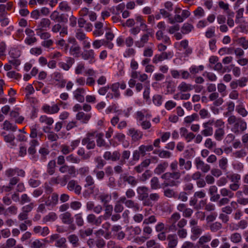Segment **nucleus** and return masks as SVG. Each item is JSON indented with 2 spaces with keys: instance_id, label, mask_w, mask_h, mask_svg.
I'll list each match as a JSON object with an SVG mask.
<instances>
[{
  "instance_id": "nucleus-10",
  "label": "nucleus",
  "mask_w": 248,
  "mask_h": 248,
  "mask_svg": "<svg viewBox=\"0 0 248 248\" xmlns=\"http://www.w3.org/2000/svg\"><path fill=\"white\" fill-rule=\"evenodd\" d=\"M186 224L187 220L184 218H181L177 223V226L178 227L176 232H177V234L180 239H185L187 237V230L184 228Z\"/></svg>"
},
{
  "instance_id": "nucleus-51",
  "label": "nucleus",
  "mask_w": 248,
  "mask_h": 248,
  "mask_svg": "<svg viewBox=\"0 0 248 248\" xmlns=\"http://www.w3.org/2000/svg\"><path fill=\"white\" fill-rule=\"evenodd\" d=\"M178 89L181 92H186L192 90L193 88L191 84L182 82L178 86Z\"/></svg>"
},
{
  "instance_id": "nucleus-41",
  "label": "nucleus",
  "mask_w": 248,
  "mask_h": 248,
  "mask_svg": "<svg viewBox=\"0 0 248 248\" xmlns=\"http://www.w3.org/2000/svg\"><path fill=\"white\" fill-rule=\"evenodd\" d=\"M81 47L78 45L71 46L69 49V53L71 56L78 58L80 56Z\"/></svg>"
},
{
  "instance_id": "nucleus-44",
  "label": "nucleus",
  "mask_w": 248,
  "mask_h": 248,
  "mask_svg": "<svg viewBox=\"0 0 248 248\" xmlns=\"http://www.w3.org/2000/svg\"><path fill=\"white\" fill-rule=\"evenodd\" d=\"M178 164L180 168L183 166H184V169L186 170H189L192 168L191 161L190 160H188V161H187L186 162L185 159H184L183 158H179V161L178 162Z\"/></svg>"
},
{
  "instance_id": "nucleus-49",
  "label": "nucleus",
  "mask_w": 248,
  "mask_h": 248,
  "mask_svg": "<svg viewBox=\"0 0 248 248\" xmlns=\"http://www.w3.org/2000/svg\"><path fill=\"white\" fill-rule=\"evenodd\" d=\"M2 126L3 129L7 131L10 130L14 132L16 131L17 128L16 124L11 123L8 120H6L4 122Z\"/></svg>"
},
{
  "instance_id": "nucleus-4",
  "label": "nucleus",
  "mask_w": 248,
  "mask_h": 248,
  "mask_svg": "<svg viewBox=\"0 0 248 248\" xmlns=\"http://www.w3.org/2000/svg\"><path fill=\"white\" fill-rule=\"evenodd\" d=\"M137 193L139 195V199L143 201V204L145 206L152 205V202L148 199L149 188L145 186H139L137 188Z\"/></svg>"
},
{
  "instance_id": "nucleus-12",
  "label": "nucleus",
  "mask_w": 248,
  "mask_h": 248,
  "mask_svg": "<svg viewBox=\"0 0 248 248\" xmlns=\"http://www.w3.org/2000/svg\"><path fill=\"white\" fill-rule=\"evenodd\" d=\"M82 59L88 61L90 64H93L96 62L94 51L92 49H84L80 54Z\"/></svg>"
},
{
  "instance_id": "nucleus-13",
  "label": "nucleus",
  "mask_w": 248,
  "mask_h": 248,
  "mask_svg": "<svg viewBox=\"0 0 248 248\" xmlns=\"http://www.w3.org/2000/svg\"><path fill=\"white\" fill-rule=\"evenodd\" d=\"M67 189L70 191H73L77 195H79L81 193L82 187L78 181L71 179L67 182Z\"/></svg>"
},
{
  "instance_id": "nucleus-28",
  "label": "nucleus",
  "mask_w": 248,
  "mask_h": 248,
  "mask_svg": "<svg viewBox=\"0 0 248 248\" xmlns=\"http://www.w3.org/2000/svg\"><path fill=\"white\" fill-rule=\"evenodd\" d=\"M59 196L56 193H53L51 196L50 199H48L45 202L46 206L53 208L58 203Z\"/></svg>"
},
{
  "instance_id": "nucleus-47",
  "label": "nucleus",
  "mask_w": 248,
  "mask_h": 248,
  "mask_svg": "<svg viewBox=\"0 0 248 248\" xmlns=\"http://www.w3.org/2000/svg\"><path fill=\"white\" fill-rule=\"evenodd\" d=\"M58 218L57 214L54 212H50L43 218V221L45 223L48 222H53Z\"/></svg>"
},
{
  "instance_id": "nucleus-63",
  "label": "nucleus",
  "mask_w": 248,
  "mask_h": 248,
  "mask_svg": "<svg viewBox=\"0 0 248 248\" xmlns=\"http://www.w3.org/2000/svg\"><path fill=\"white\" fill-rule=\"evenodd\" d=\"M233 53H234V47H224L218 50V54L221 56L225 54H232Z\"/></svg>"
},
{
  "instance_id": "nucleus-3",
  "label": "nucleus",
  "mask_w": 248,
  "mask_h": 248,
  "mask_svg": "<svg viewBox=\"0 0 248 248\" xmlns=\"http://www.w3.org/2000/svg\"><path fill=\"white\" fill-rule=\"evenodd\" d=\"M95 134L96 130H92L88 132L86 137L82 140V144L86 145L88 150L93 149L95 147V143L94 140Z\"/></svg>"
},
{
  "instance_id": "nucleus-9",
  "label": "nucleus",
  "mask_w": 248,
  "mask_h": 248,
  "mask_svg": "<svg viewBox=\"0 0 248 248\" xmlns=\"http://www.w3.org/2000/svg\"><path fill=\"white\" fill-rule=\"evenodd\" d=\"M55 242L54 246L59 248H63L66 247V239L62 237L59 234L54 233L49 236V243Z\"/></svg>"
},
{
  "instance_id": "nucleus-53",
  "label": "nucleus",
  "mask_w": 248,
  "mask_h": 248,
  "mask_svg": "<svg viewBox=\"0 0 248 248\" xmlns=\"http://www.w3.org/2000/svg\"><path fill=\"white\" fill-rule=\"evenodd\" d=\"M221 195L224 197L232 199L234 197V193L230 189L227 188H223L220 190Z\"/></svg>"
},
{
  "instance_id": "nucleus-50",
  "label": "nucleus",
  "mask_w": 248,
  "mask_h": 248,
  "mask_svg": "<svg viewBox=\"0 0 248 248\" xmlns=\"http://www.w3.org/2000/svg\"><path fill=\"white\" fill-rule=\"evenodd\" d=\"M212 239V236L210 234H206L202 235L200 237L198 241L197 242V245H202L206 244V243L209 242Z\"/></svg>"
},
{
  "instance_id": "nucleus-19",
  "label": "nucleus",
  "mask_w": 248,
  "mask_h": 248,
  "mask_svg": "<svg viewBox=\"0 0 248 248\" xmlns=\"http://www.w3.org/2000/svg\"><path fill=\"white\" fill-rule=\"evenodd\" d=\"M150 36H152V33L149 32L142 34L140 39L134 42L135 46L138 48L143 47L149 40Z\"/></svg>"
},
{
  "instance_id": "nucleus-16",
  "label": "nucleus",
  "mask_w": 248,
  "mask_h": 248,
  "mask_svg": "<svg viewBox=\"0 0 248 248\" xmlns=\"http://www.w3.org/2000/svg\"><path fill=\"white\" fill-rule=\"evenodd\" d=\"M194 163L197 169L201 170L204 173L207 172L211 169L210 166L205 163L199 157L195 159Z\"/></svg>"
},
{
  "instance_id": "nucleus-30",
  "label": "nucleus",
  "mask_w": 248,
  "mask_h": 248,
  "mask_svg": "<svg viewBox=\"0 0 248 248\" xmlns=\"http://www.w3.org/2000/svg\"><path fill=\"white\" fill-rule=\"evenodd\" d=\"M33 231L35 234H40L42 236L45 237L49 233V230L47 226L42 227L40 226H36L33 228Z\"/></svg>"
},
{
  "instance_id": "nucleus-32",
  "label": "nucleus",
  "mask_w": 248,
  "mask_h": 248,
  "mask_svg": "<svg viewBox=\"0 0 248 248\" xmlns=\"http://www.w3.org/2000/svg\"><path fill=\"white\" fill-rule=\"evenodd\" d=\"M191 235L190 238L193 241L197 240L202 232V230L200 226L192 227L191 228Z\"/></svg>"
},
{
  "instance_id": "nucleus-37",
  "label": "nucleus",
  "mask_w": 248,
  "mask_h": 248,
  "mask_svg": "<svg viewBox=\"0 0 248 248\" xmlns=\"http://www.w3.org/2000/svg\"><path fill=\"white\" fill-rule=\"evenodd\" d=\"M168 241V247L169 248H175L178 244V238L175 234H169L167 238Z\"/></svg>"
},
{
  "instance_id": "nucleus-58",
  "label": "nucleus",
  "mask_w": 248,
  "mask_h": 248,
  "mask_svg": "<svg viewBox=\"0 0 248 248\" xmlns=\"http://www.w3.org/2000/svg\"><path fill=\"white\" fill-rule=\"evenodd\" d=\"M75 37L80 42L87 39L88 37L86 36L85 32L81 29H78L76 30Z\"/></svg>"
},
{
  "instance_id": "nucleus-54",
  "label": "nucleus",
  "mask_w": 248,
  "mask_h": 248,
  "mask_svg": "<svg viewBox=\"0 0 248 248\" xmlns=\"http://www.w3.org/2000/svg\"><path fill=\"white\" fill-rule=\"evenodd\" d=\"M105 208V214L103 217L104 219L107 220L112 215L113 211V206L111 204H106L104 205Z\"/></svg>"
},
{
  "instance_id": "nucleus-24",
  "label": "nucleus",
  "mask_w": 248,
  "mask_h": 248,
  "mask_svg": "<svg viewBox=\"0 0 248 248\" xmlns=\"http://www.w3.org/2000/svg\"><path fill=\"white\" fill-rule=\"evenodd\" d=\"M95 137L96 138V143L97 146L99 147H104L106 148L109 147V145L103 139L104 133L102 132L98 133L96 131V134Z\"/></svg>"
},
{
  "instance_id": "nucleus-52",
  "label": "nucleus",
  "mask_w": 248,
  "mask_h": 248,
  "mask_svg": "<svg viewBox=\"0 0 248 248\" xmlns=\"http://www.w3.org/2000/svg\"><path fill=\"white\" fill-rule=\"evenodd\" d=\"M10 56L12 59L8 61L9 63L13 65L16 69L21 64V61L19 59H17V56H15L14 53L12 51L10 52Z\"/></svg>"
},
{
  "instance_id": "nucleus-61",
  "label": "nucleus",
  "mask_w": 248,
  "mask_h": 248,
  "mask_svg": "<svg viewBox=\"0 0 248 248\" xmlns=\"http://www.w3.org/2000/svg\"><path fill=\"white\" fill-rule=\"evenodd\" d=\"M194 29V26L188 23H185L181 28V32L183 34L189 33Z\"/></svg>"
},
{
  "instance_id": "nucleus-6",
  "label": "nucleus",
  "mask_w": 248,
  "mask_h": 248,
  "mask_svg": "<svg viewBox=\"0 0 248 248\" xmlns=\"http://www.w3.org/2000/svg\"><path fill=\"white\" fill-rule=\"evenodd\" d=\"M174 56V53L172 50H168L166 52H160L159 54H156L154 55L152 59V62L155 64H157L159 62L165 61L170 60Z\"/></svg>"
},
{
  "instance_id": "nucleus-36",
  "label": "nucleus",
  "mask_w": 248,
  "mask_h": 248,
  "mask_svg": "<svg viewBox=\"0 0 248 248\" xmlns=\"http://www.w3.org/2000/svg\"><path fill=\"white\" fill-rule=\"evenodd\" d=\"M39 145L38 140L36 139H32L29 142V147L28 152L30 155H34L36 153V147Z\"/></svg>"
},
{
  "instance_id": "nucleus-55",
  "label": "nucleus",
  "mask_w": 248,
  "mask_h": 248,
  "mask_svg": "<svg viewBox=\"0 0 248 248\" xmlns=\"http://www.w3.org/2000/svg\"><path fill=\"white\" fill-rule=\"evenodd\" d=\"M67 239L73 247H78L79 246V239L76 234H71L69 235Z\"/></svg>"
},
{
  "instance_id": "nucleus-15",
  "label": "nucleus",
  "mask_w": 248,
  "mask_h": 248,
  "mask_svg": "<svg viewBox=\"0 0 248 248\" xmlns=\"http://www.w3.org/2000/svg\"><path fill=\"white\" fill-rule=\"evenodd\" d=\"M5 174L7 177H12L16 174L17 176L24 177L25 176V172L18 168H9L5 171Z\"/></svg>"
},
{
  "instance_id": "nucleus-7",
  "label": "nucleus",
  "mask_w": 248,
  "mask_h": 248,
  "mask_svg": "<svg viewBox=\"0 0 248 248\" xmlns=\"http://www.w3.org/2000/svg\"><path fill=\"white\" fill-rule=\"evenodd\" d=\"M180 219L181 215L179 213L175 212L173 213L167 220L169 231L172 232H176L178 227L177 222L178 223Z\"/></svg>"
},
{
  "instance_id": "nucleus-48",
  "label": "nucleus",
  "mask_w": 248,
  "mask_h": 248,
  "mask_svg": "<svg viewBox=\"0 0 248 248\" xmlns=\"http://www.w3.org/2000/svg\"><path fill=\"white\" fill-rule=\"evenodd\" d=\"M125 4L124 3H121L115 7H112L110 9V11L113 15H120L125 8Z\"/></svg>"
},
{
  "instance_id": "nucleus-34",
  "label": "nucleus",
  "mask_w": 248,
  "mask_h": 248,
  "mask_svg": "<svg viewBox=\"0 0 248 248\" xmlns=\"http://www.w3.org/2000/svg\"><path fill=\"white\" fill-rule=\"evenodd\" d=\"M125 206L127 208L132 209L133 211L135 212H138L141 210V208L140 204L133 200H128L125 202Z\"/></svg>"
},
{
  "instance_id": "nucleus-20",
  "label": "nucleus",
  "mask_w": 248,
  "mask_h": 248,
  "mask_svg": "<svg viewBox=\"0 0 248 248\" xmlns=\"http://www.w3.org/2000/svg\"><path fill=\"white\" fill-rule=\"evenodd\" d=\"M128 135L131 137L132 141L136 142L140 140L142 137L143 134L139 130L136 129L134 128H131L128 130Z\"/></svg>"
},
{
  "instance_id": "nucleus-21",
  "label": "nucleus",
  "mask_w": 248,
  "mask_h": 248,
  "mask_svg": "<svg viewBox=\"0 0 248 248\" xmlns=\"http://www.w3.org/2000/svg\"><path fill=\"white\" fill-rule=\"evenodd\" d=\"M75 59L71 57L66 58V62H61L58 63V66L60 68L65 71H68L75 63Z\"/></svg>"
},
{
  "instance_id": "nucleus-38",
  "label": "nucleus",
  "mask_w": 248,
  "mask_h": 248,
  "mask_svg": "<svg viewBox=\"0 0 248 248\" xmlns=\"http://www.w3.org/2000/svg\"><path fill=\"white\" fill-rule=\"evenodd\" d=\"M51 22L48 18H42L38 25V28L36 29V31H42L46 30V28H49Z\"/></svg>"
},
{
  "instance_id": "nucleus-56",
  "label": "nucleus",
  "mask_w": 248,
  "mask_h": 248,
  "mask_svg": "<svg viewBox=\"0 0 248 248\" xmlns=\"http://www.w3.org/2000/svg\"><path fill=\"white\" fill-rule=\"evenodd\" d=\"M56 162L54 160H50L47 165V173L50 175H53L55 172Z\"/></svg>"
},
{
  "instance_id": "nucleus-2",
  "label": "nucleus",
  "mask_w": 248,
  "mask_h": 248,
  "mask_svg": "<svg viewBox=\"0 0 248 248\" xmlns=\"http://www.w3.org/2000/svg\"><path fill=\"white\" fill-rule=\"evenodd\" d=\"M227 121L231 126V131L236 134H241L247 129V123L241 118L231 115L228 118Z\"/></svg>"
},
{
  "instance_id": "nucleus-43",
  "label": "nucleus",
  "mask_w": 248,
  "mask_h": 248,
  "mask_svg": "<svg viewBox=\"0 0 248 248\" xmlns=\"http://www.w3.org/2000/svg\"><path fill=\"white\" fill-rule=\"evenodd\" d=\"M154 147L152 145H141L139 148L138 151L141 154V156H144L146 152H150L153 151Z\"/></svg>"
},
{
  "instance_id": "nucleus-64",
  "label": "nucleus",
  "mask_w": 248,
  "mask_h": 248,
  "mask_svg": "<svg viewBox=\"0 0 248 248\" xmlns=\"http://www.w3.org/2000/svg\"><path fill=\"white\" fill-rule=\"evenodd\" d=\"M119 82H116L113 83L109 87L113 92L114 97L116 98H119L120 96V93L119 90Z\"/></svg>"
},
{
  "instance_id": "nucleus-31",
  "label": "nucleus",
  "mask_w": 248,
  "mask_h": 248,
  "mask_svg": "<svg viewBox=\"0 0 248 248\" xmlns=\"http://www.w3.org/2000/svg\"><path fill=\"white\" fill-rule=\"evenodd\" d=\"M60 218L63 223L65 224H71L74 221L72 214L69 212H65L60 215Z\"/></svg>"
},
{
  "instance_id": "nucleus-42",
  "label": "nucleus",
  "mask_w": 248,
  "mask_h": 248,
  "mask_svg": "<svg viewBox=\"0 0 248 248\" xmlns=\"http://www.w3.org/2000/svg\"><path fill=\"white\" fill-rule=\"evenodd\" d=\"M18 208L15 205H12L8 207L3 213L4 216L7 217L10 215H16L17 213Z\"/></svg>"
},
{
  "instance_id": "nucleus-11",
  "label": "nucleus",
  "mask_w": 248,
  "mask_h": 248,
  "mask_svg": "<svg viewBox=\"0 0 248 248\" xmlns=\"http://www.w3.org/2000/svg\"><path fill=\"white\" fill-rule=\"evenodd\" d=\"M214 121L212 120H209L207 122H204L202 124V129L201 133L203 137H210L213 134V125Z\"/></svg>"
},
{
  "instance_id": "nucleus-5",
  "label": "nucleus",
  "mask_w": 248,
  "mask_h": 248,
  "mask_svg": "<svg viewBox=\"0 0 248 248\" xmlns=\"http://www.w3.org/2000/svg\"><path fill=\"white\" fill-rule=\"evenodd\" d=\"M139 181L135 177L129 175L127 173L121 174L119 178L118 183L119 186L123 184H128L132 187H135L138 184Z\"/></svg>"
},
{
  "instance_id": "nucleus-27",
  "label": "nucleus",
  "mask_w": 248,
  "mask_h": 248,
  "mask_svg": "<svg viewBox=\"0 0 248 248\" xmlns=\"http://www.w3.org/2000/svg\"><path fill=\"white\" fill-rule=\"evenodd\" d=\"M102 217V216L97 217L94 214H91L88 215L87 220L89 223L99 226L101 224Z\"/></svg>"
},
{
  "instance_id": "nucleus-40",
  "label": "nucleus",
  "mask_w": 248,
  "mask_h": 248,
  "mask_svg": "<svg viewBox=\"0 0 248 248\" xmlns=\"http://www.w3.org/2000/svg\"><path fill=\"white\" fill-rule=\"evenodd\" d=\"M1 135L3 136L4 140L5 142L10 143V145L12 146L16 145L14 142L15 137L13 134L10 133L6 134L5 132H3L1 133Z\"/></svg>"
},
{
  "instance_id": "nucleus-62",
  "label": "nucleus",
  "mask_w": 248,
  "mask_h": 248,
  "mask_svg": "<svg viewBox=\"0 0 248 248\" xmlns=\"http://www.w3.org/2000/svg\"><path fill=\"white\" fill-rule=\"evenodd\" d=\"M99 199L103 203L104 205L108 204V203L111 200V196L108 194L103 193L99 195Z\"/></svg>"
},
{
  "instance_id": "nucleus-29",
  "label": "nucleus",
  "mask_w": 248,
  "mask_h": 248,
  "mask_svg": "<svg viewBox=\"0 0 248 248\" xmlns=\"http://www.w3.org/2000/svg\"><path fill=\"white\" fill-rule=\"evenodd\" d=\"M151 163L150 159H146L142 161L140 164L135 166L134 170L138 173L142 172L146 168H147Z\"/></svg>"
},
{
  "instance_id": "nucleus-8",
  "label": "nucleus",
  "mask_w": 248,
  "mask_h": 248,
  "mask_svg": "<svg viewBox=\"0 0 248 248\" xmlns=\"http://www.w3.org/2000/svg\"><path fill=\"white\" fill-rule=\"evenodd\" d=\"M59 170L62 173H68L66 175L68 176V180H70L71 178L76 177L78 174V172L74 166L68 165L66 164L61 165Z\"/></svg>"
},
{
  "instance_id": "nucleus-59",
  "label": "nucleus",
  "mask_w": 248,
  "mask_h": 248,
  "mask_svg": "<svg viewBox=\"0 0 248 248\" xmlns=\"http://www.w3.org/2000/svg\"><path fill=\"white\" fill-rule=\"evenodd\" d=\"M59 10L62 12H69L71 11V7L68 2L62 1L59 4Z\"/></svg>"
},
{
  "instance_id": "nucleus-39",
  "label": "nucleus",
  "mask_w": 248,
  "mask_h": 248,
  "mask_svg": "<svg viewBox=\"0 0 248 248\" xmlns=\"http://www.w3.org/2000/svg\"><path fill=\"white\" fill-rule=\"evenodd\" d=\"M135 21L138 24H140V27L142 29L143 31L147 30V26L146 24L145 19L144 17L141 15H135Z\"/></svg>"
},
{
  "instance_id": "nucleus-35",
  "label": "nucleus",
  "mask_w": 248,
  "mask_h": 248,
  "mask_svg": "<svg viewBox=\"0 0 248 248\" xmlns=\"http://www.w3.org/2000/svg\"><path fill=\"white\" fill-rule=\"evenodd\" d=\"M95 30L93 31V35L95 37H98L102 35L104 33L103 29V23L100 21H97L94 24Z\"/></svg>"
},
{
  "instance_id": "nucleus-25",
  "label": "nucleus",
  "mask_w": 248,
  "mask_h": 248,
  "mask_svg": "<svg viewBox=\"0 0 248 248\" xmlns=\"http://www.w3.org/2000/svg\"><path fill=\"white\" fill-rule=\"evenodd\" d=\"M91 117V113H85L83 111L78 112L76 115V119L80 121L82 124H87Z\"/></svg>"
},
{
  "instance_id": "nucleus-17",
  "label": "nucleus",
  "mask_w": 248,
  "mask_h": 248,
  "mask_svg": "<svg viewBox=\"0 0 248 248\" xmlns=\"http://www.w3.org/2000/svg\"><path fill=\"white\" fill-rule=\"evenodd\" d=\"M42 110L45 113L48 114H54L57 113L60 109V107H59L58 104H54L52 106L50 105L45 104H44L42 108Z\"/></svg>"
},
{
  "instance_id": "nucleus-33",
  "label": "nucleus",
  "mask_w": 248,
  "mask_h": 248,
  "mask_svg": "<svg viewBox=\"0 0 248 248\" xmlns=\"http://www.w3.org/2000/svg\"><path fill=\"white\" fill-rule=\"evenodd\" d=\"M169 166V163L167 161H163L158 164L154 170V172L160 175L164 172Z\"/></svg>"
},
{
  "instance_id": "nucleus-22",
  "label": "nucleus",
  "mask_w": 248,
  "mask_h": 248,
  "mask_svg": "<svg viewBox=\"0 0 248 248\" xmlns=\"http://www.w3.org/2000/svg\"><path fill=\"white\" fill-rule=\"evenodd\" d=\"M208 98L210 101H214L213 104L215 106H219L221 105L224 102L222 97H219V94L217 92L212 93L209 95Z\"/></svg>"
},
{
  "instance_id": "nucleus-1",
  "label": "nucleus",
  "mask_w": 248,
  "mask_h": 248,
  "mask_svg": "<svg viewBox=\"0 0 248 248\" xmlns=\"http://www.w3.org/2000/svg\"><path fill=\"white\" fill-rule=\"evenodd\" d=\"M171 171L164 173L161 178L164 180L162 184V187L168 186L178 187L180 184L181 172L178 170V161L176 160L173 161L170 165Z\"/></svg>"
},
{
  "instance_id": "nucleus-57",
  "label": "nucleus",
  "mask_w": 248,
  "mask_h": 248,
  "mask_svg": "<svg viewBox=\"0 0 248 248\" xmlns=\"http://www.w3.org/2000/svg\"><path fill=\"white\" fill-rule=\"evenodd\" d=\"M39 122L50 126L53 124L54 120L52 117H48L46 115H42L39 118Z\"/></svg>"
},
{
  "instance_id": "nucleus-26",
  "label": "nucleus",
  "mask_w": 248,
  "mask_h": 248,
  "mask_svg": "<svg viewBox=\"0 0 248 248\" xmlns=\"http://www.w3.org/2000/svg\"><path fill=\"white\" fill-rule=\"evenodd\" d=\"M50 130L51 128L49 126H46L43 128L44 131L47 133V138L49 141L51 142L57 141L59 138V136L57 133L50 131Z\"/></svg>"
},
{
  "instance_id": "nucleus-45",
  "label": "nucleus",
  "mask_w": 248,
  "mask_h": 248,
  "mask_svg": "<svg viewBox=\"0 0 248 248\" xmlns=\"http://www.w3.org/2000/svg\"><path fill=\"white\" fill-rule=\"evenodd\" d=\"M225 135V130L223 127L217 128L215 130L214 133L215 139L217 141H221L224 138Z\"/></svg>"
},
{
  "instance_id": "nucleus-46",
  "label": "nucleus",
  "mask_w": 248,
  "mask_h": 248,
  "mask_svg": "<svg viewBox=\"0 0 248 248\" xmlns=\"http://www.w3.org/2000/svg\"><path fill=\"white\" fill-rule=\"evenodd\" d=\"M148 111V109H143L141 110H139L136 112L135 115V118L139 123H140L142 121H144L146 112Z\"/></svg>"
},
{
  "instance_id": "nucleus-14",
  "label": "nucleus",
  "mask_w": 248,
  "mask_h": 248,
  "mask_svg": "<svg viewBox=\"0 0 248 248\" xmlns=\"http://www.w3.org/2000/svg\"><path fill=\"white\" fill-rule=\"evenodd\" d=\"M68 180V176L64 175L62 177L59 176L51 177L49 180V183L50 185L59 184L61 186H64L67 184Z\"/></svg>"
},
{
  "instance_id": "nucleus-60",
  "label": "nucleus",
  "mask_w": 248,
  "mask_h": 248,
  "mask_svg": "<svg viewBox=\"0 0 248 248\" xmlns=\"http://www.w3.org/2000/svg\"><path fill=\"white\" fill-rule=\"evenodd\" d=\"M151 188L152 189H158L161 188L159 179L155 176L153 177L150 181Z\"/></svg>"
},
{
  "instance_id": "nucleus-18",
  "label": "nucleus",
  "mask_w": 248,
  "mask_h": 248,
  "mask_svg": "<svg viewBox=\"0 0 248 248\" xmlns=\"http://www.w3.org/2000/svg\"><path fill=\"white\" fill-rule=\"evenodd\" d=\"M86 90L84 88H78L73 92V96L74 99L80 103L84 102L85 100V95L86 94Z\"/></svg>"
},
{
  "instance_id": "nucleus-23",
  "label": "nucleus",
  "mask_w": 248,
  "mask_h": 248,
  "mask_svg": "<svg viewBox=\"0 0 248 248\" xmlns=\"http://www.w3.org/2000/svg\"><path fill=\"white\" fill-rule=\"evenodd\" d=\"M155 37L158 41H161L162 43H164L167 45H170L171 44L170 38L168 36L165 35L162 30H159L156 31Z\"/></svg>"
}]
</instances>
